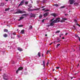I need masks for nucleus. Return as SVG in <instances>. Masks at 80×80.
Wrapping results in <instances>:
<instances>
[{
  "mask_svg": "<svg viewBox=\"0 0 80 80\" xmlns=\"http://www.w3.org/2000/svg\"><path fill=\"white\" fill-rule=\"evenodd\" d=\"M3 78L4 80H8V75L5 73H4Z\"/></svg>",
  "mask_w": 80,
  "mask_h": 80,
  "instance_id": "nucleus-1",
  "label": "nucleus"
},
{
  "mask_svg": "<svg viewBox=\"0 0 80 80\" xmlns=\"http://www.w3.org/2000/svg\"><path fill=\"white\" fill-rule=\"evenodd\" d=\"M60 18H56L55 20H54L53 21V22L54 23H58V22H60Z\"/></svg>",
  "mask_w": 80,
  "mask_h": 80,
  "instance_id": "nucleus-2",
  "label": "nucleus"
},
{
  "mask_svg": "<svg viewBox=\"0 0 80 80\" xmlns=\"http://www.w3.org/2000/svg\"><path fill=\"white\" fill-rule=\"evenodd\" d=\"M55 22H53H53H51L50 23L47 25L48 27H50V26H53L54 25V23Z\"/></svg>",
  "mask_w": 80,
  "mask_h": 80,
  "instance_id": "nucleus-3",
  "label": "nucleus"
},
{
  "mask_svg": "<svg viewBox=\"0 0 80 80\" xmlns=\"http://www.w3.org/2000/svg\"><path fill=\"white\" fill-rule=\"evenodd\" d=\"M62 20H60V22H61V23H63V22H64L65 20H67V18H62Z\"/></svg>",
  "mask_w": 80,
  "mask_h": 80,
  "instance_id": "nucleus-4",
  "label": "nucleus"
},
{
  "mask_svg": "<svg viewBox=\"0 0 80 80\" xmlns=\"http://www.w3.org/2000/svg\"><path fill=\"white\" fill-rule=\"evenodd\" d=\"M75 1L74 0H69V3L70 5H72L74 3Z\"/></svg>",
  "mask_w": 80,
  "mask_h": 80,
  "instance_id": "nucleus-5",
  "label": "nucleus"
},
{
  "mask_svg": "<svg viewBox=\"0 0 80 80\" xmlns=\"http://www.w3.org/2000/svg\"><path fill=\"white\" fill-rule=\"evenodd\" d=\"M23 69V67H19L18 69L16 71V73H18V71H20V70H22Z\"/></svg>",
  "mask_w": 80,
  "mask_h": 80,
  "instance_id": "nucleus-6",
  "label": "nucleus"
},
{
  "mask_svg": "<svg viewBox=\"0 0 80 80\" xmlns=\"http://www.w3.org/2000/svg\"><path fill=\"white\" fill-rule=\"evenodd\" d=\"M24 13V12L19 10L18 12H16V13Z\"/></svg>",
  "mask_w": 80,
  "mask_h": 80,
  "instance_id": "nucleus-7",
  "label": "nucleus"
},
{
  "mask_svg": "<svg viewBox=\"0 0 80 80\" xmlns=\"http://www.w3.org/2000/svg\"><path fill=\"white\" fill-rule=\"evenodd\" d=\"M24 0H23L22 1L21 3H20V4L19 5V6H21L22 5H23V3H24Z\"/></svg>",
  "mask_w": 80,
  "mask_h": 80,
  "instance_id": "nucleus-8",
  "label": "nucleus"
},
{
  "mask_svg": "<svg viewBox=\"0 0 80 80\" xmlns=\"http://www.w3.org/2000/svg\"><path fill=\"white\" fill-rule=\"evenodd\" d=\"M18 50H19V52H21V51H23V49H22V48L20 47H18Z\"/></svg>",
  "mask_w": 80,
  "mask_h": 80,
  "instance_id": "nucleus-9",
  "label": "nucleus"
},
{
  "mask_svg": "<svg viewBox=\"0 0 80 80\" xmlns=\"http://www.w3.org/2000/svg\"><path fill=\"white\" fill-rule=\"evenodd\" d=\"M42 11H44V10H45L44 12H48V11H50V10H49V9L45 10V8L42 9Z\"/></svg>",
  "mask_w": 80,
  "mask_h": 80,
  "instance_id": "nucleus-10",
  "label": "nucleus"
},
{
  "mask_svg": "<svg viewBox=\"0 0 80 80\" xmlns=\"http://www.w3.org/2000/svg\"><path fill=\"white\" fill-rule=\"evenodd\" d=\"M42 65H43V67H45V61H43V63L42 64Z\"/></svg>",
  "mask_w": 80,
  "mask_h": 80,
  "instance_id": "nucleus-11",
  "label": "nucleus"
},
{
  "mask_svg": "<svg viewBox=\"0 0 80 80\" xmlns=\"http://www.w3.org/2000/svg\"><path fill=\"white\" fill-rule=\"evenodd\" d=\"M35 15L34 14L31 13L30 14V18H32V17H34Z\"/></svg>",
  "mask_w": 80,
  "mask_h": 80,
  "instance_id": "nucleus-12",
  "label": "nucleus"
},
{
  "mask_svg": "<svg viewBox=\"0 0 80 80\" xmlns=\"http://www.w3.org/2000/svg\"><path fill=\"white\" fill-rule=\"evenodd\" d=\"M21 33H22V34H24L25 33V31L24 30H22L21 31Z\"/></svg>",
  "mask_w": 80,
  "mask_h": 80,
  "instance_id": "nucleus-13",
  "label": "nucleus"
},
{
  "mask_svg": "<svg viewBox=\"0 0 80 80\" xmlns=\"http://www.w3.org/2000/svg\"><path fill=\"white\" fill-rule=\"evenodd\" d=\"M11 38L14 39L15 38V36L13 34H12L11 36Z\"/></svg>",
  "mask_w": 80,
  "mask_h": 80,
  "instance_id": "nucleus-14",
  "label": "nucleus"
},
{
  "mask_svg": "<svg viewBox=\"0 0 80 80\" xmlns=\"http://www.w3.org/2000/svg\"><path fill=\"white\" fill-rule=\"evenodd\" d=\"M48 15V12H46L44 14V17H46L47 15Z\"/></svg>",
  "mask_w": 80,
  "mask_h": 80,
  "instance_id": "nucleus-15",
  "label": "nucleus"
},
{
  "mask_svg": "<svg viewBox=\"0 0 80 80\" xmlns=\"http://www.w3.org/2000/svg\"><path fill=\"white\" fill-rule=\"evenodd\" d=\"M52 16H53V17H56V16H57V14L55 13H52Z\"/></svg>",
  "mask_w": 80,
  "mask_h": 80,
  "instance_id": "nucleus-16",
  "label": "nucleus"
},
{
  "mask_svg": "<svg viewBox=\"0 0 80 80\" xmlns=\"http://www.w3.org/2000/svg\"><path fill=\"white\" fill-rule=\"evenodd\" d=\"M53 6H55V7H58L59 5L57 4H54Z\"/></svg>",
  "mask_w": 80,
  "mask_h": 80,
  "instance_id": "nucleus-17",
  "label": "nucleus"
},
{
  "mask_svg": "<svg viewBox=\"0 0 80 80\" xmlns=\"http://www.w3.org/2000/svg\"><path fill=\"white\" fill-rule=\"evenodd\" d=\"M8 36V35H7L6 34H4L3 35V37H7Z\"/></svg>",
  "mask_w": 80,
  "mask_h": 80,
  "instance_id": "nucleus-18",
  "label": "nucleus"
},
{
  "mask_svg": "<svg viewBox=\"0 0 80 80\" xmlns=\"http://www.w3.org/2000/svg\"><path fill=\"white\" fill-rule=\"evenodd\" d=\"M24 18L23 17H20V19L18 20V21H20L21 20L23 19Z\"/></svg>",
  "mask_w": 80,
  "mask_h": 80,
  "instance_id": "nucleus-19",
  "label": "nucleus"
},
{
  "mask_svg": "<svg viewBox=\"0 0 80 80\" xmlns=\"http://www.w3.org/2000/svg\"><path fill=\"white\" fill-rule=\"evenodd\" d=\"M10 10V8H6L5 10V11H6V12H7V11H8V10Z\"/></svg>",
  "mask_w": 80,
  "mask_h": 80,
  "instance_id": "nucleus-20",
  "label": "nucleus"
},
{
  "mask_svg": "<svg viewBox=\"0 0 80 80\" xmlns=\"http://www.w3.org/2000/svg\"><path fill=\"white\" fill-rule=\"evenodd\" d=\"M4 3H2L1 4V6L2 7H3V6H4Z\"/></svg>",
  "mask_w": 80,
  "mask_h": 80,
  "instance_id": "nucleus-21",
  "label": "nucleus"
},
{
  "mask_svg": "<svg viewBox=\"0 0 80 80\" xmlns=\"http://www.w3.org/2000/svg\"><path fill=\"white\" fill-rule=\"evenodd\" d=\"M4 32H8V30L7 29H4Z\"/></svg>",
  "mask_w": 80,
  "mask_h": 80,
  "instance_id": "nucleus-22",
  "label": "nucleus"
},
{
  "mask_svg": "<svg viewBox=\"0 0 80 80\" xmlns=\"http://www.w3.org/2000/svg\"><path fill=\"white\" fill-rule=\"evenodd\" d=\"M60 45V44H57V46H56V48H58V47H59V46Z\"/></svg>",
  "mask_w": 80,
  "mask_h": 80,
  "instance_id": "nucleus-23",
  "label": "nucleus"
},
{
  "mask_svg": "<svg viewBox=\"0 0 80 80\" xmlns=\"http://www.w3.org/2000/svg\"><path fill=\"white\" fill-rule=\"evenodd\" d=\"M38 56L39 57H40V56H41V55H40V52H39L38 53Z\"/></svg>",
  "mask_w": 80,
  "mask_h": 80,
  "instance_id": "nucleus-24",
  "label": "nucleus"
},
{
  "mask_svg": "<svg viewBox=\"0 0 80 80\" xmlns=\"http://www.w3.org/2000/svg\"><path fill=\"white\" fill-rule=\"evenodd\" d=\"M28 1H26L25 2V5H27V4H28Z\"/></svg>",
  "mask_w": 80,
  "mask_h": 80,
  "instance_id": "nucleus-25",
  "label": "nucleus"
},
{
  "mask_svg": "<svg viewBox=\"0 0 80 80\" xmlns=\"http://www.w3.org/2000/svg\"><path fill=\"white\" fill-rule=\"evenodd\" d=\"M28 7H29V8H31L32 7V4H30L29 5H28Z\"/></svg>",
  "mask_w": 80,
  "mask_h": 80,
  "instance_id": "nucleus-26",
  "label": "nucleus"
},
{
  "mask_svg": "<svg viewBox=\"0 0 80 80\" xmlns=\"http://www.w3.org/2000/svg\"><path fill=\"white\" fill-rule=\"evenodd\" d=\"M65 8V6H62L60 8Z\"/></svg>",
  "mask_w": 80,
  "mask_h": 80,
  "instance_id": "nucleus-27",
  "label": "nucleus"
},
{
  "mask_svg": "<svg viewBox=\"0 0 80 80\" xmlns=\"http://www.w3.org/2000/svg\"><path fill=\"white\" fill-rule=\"evenodd\" d=\"M39 18H42V15H40L39 16Z\"/></svg>",
  "mask_w": 80,
  "mask_h": 80,
  "instance_id": "nucleus-28",
  "label": "nucleus"
},
{
  "mask_svg": "<svg viewBox=\"0 0 80 80\" xmlns=\"http://www.w3.org/2000/svg\"><path fill=\"white\" fill-rule=\"evenodd\" d=\"M13 35H16V33H15V32H13L12 33Z\"/></svg>",
  "mask_w": 80,
  "mask_h": 80,
  "instance_id": "nucleus-29",
  "label": "nucleus"
},
{
  "mask_svg": "<svg viewBox=\"0 0 80 80\" xmlns=\"http://www.w3.org/2000/svg\"><path fill=\"white\" fill-rule=\"evenodd\" d=\"M19 27H23V25H21L18 26Z\"/></svg>",
  "mask_w": 80,
  "mask_h": 80,
  "instance_id": "nucleus-30",
  "label": "nucleus"
},
{
  "mask_svg": "<svg viewBox=\"0 0 80 80\" xmlns=\"http://www.w3.org/2000/svg\"><path fill=\"white\" fill-rule=\"evenodd\" d=\"M27 15V14H25L22 15V16H26Z\"/></svg>",
  "mask_w": 80,
  "mask_h": 80,
  "instance_id": "nucleus-31",
  "label": "nucleus"
},
{
  "mask_svg": "<svg viewBox=\"0 0 80 80\" xmlns=\"http://www.w3.org/2000/svg\"><path fill=\"white\" fill-rule=\"evenodd\" d=\"M60 32V31H58L56 32V33H58Z\"/></svg>",
  "mask_w": 80,
  "mask_h": 80,
  "instance_id": "nucleus-32",
  "label": "nucleus"
},
{
  "mask_svg": "<svg viewBox=\"0 0 80 80\" xmlns=\"http://www.w3.org/2000/svg\"><path fill=\"white\" fill-rule=\"evenodd\" d=\"M75 36L76 37H78V35H77V34H76V35H75Z\"/></svg>",
  "mask_w": 80,
  "mask_h": 80,
  "instance_id": "nucleus-33",
  "label": "nucleus"
},
{
  "mask_svg": "<svg viewBox=\"0 0 80 80\" xmlns=\"http://www.w3.org/2000/svg\"><path fill=\"white\" fill-rule=\"evenodd\" d=\"M48 63H49V62H47V63L46 64L47 66H48Z\"/></svg>",
  "mask_w": 80,
  "mask_h": 80,
  "instance_id": "nucleus-34",
  "label": "nucleus"
},
{
  "mask_svg": "<svg viewBox=\"0 0 80 80\" xmlns=\"http://www.w3.org/2000/svg\"><path fill=\"white\" fill-rule=\"evenodd\" d=\"M53 43H54V44H55V43H57V41H54L53 42Z\"/></svg>",
  "mask_w": 80,
  "mask_h": 80,
  "instance_id": "nucleus-35",
  "label": "nucleus"
},
{
  "mask_svg": "<svg viewBox=\"0 0 80 80\" xmlns=\"http://www.w3.org/2000/svg\"><path fill=\"white\" fill-rule=\"evenodd\" d=\"M49 52H50V51H48L46 53L47 54H48V53H49Z\"/></svg>",
  "mask_w": 80,
  "mask_h": 80,
  "instance_id": "nucleus-36",
  "label": "nucleus"
},
{
  "mask_svg": "<svg viewBox=\"0 0 80 80\" xmlns=\"http://www.w3.org/2000/svg\"><path fill=\"white\" fill-rule=\"evenodd\" d=\"M53 20H54V18L52 19L51 21H50V22H52Z\"/></svg>",
  "mask_w": 80,
  "mask_h": 80,
  "instance_id": "nucleus-37",
  "label": "nucleus"
},
{
  "mask_svg": "<svg viewBox=\"0 0 80 80\" xmlns=\"http://www.w3.org/2000/svg\"><path fill=\"white\" fill-rule=\"evenodd\" d=\"M56 68L57 69H59V68H60V67H57Z\"/></svg>",
  "mask_w": 80,
  "mask_h": 80,
  "instance_id": "nucleus-38",
  "label": "nucleus"
},
{
  "mask_svg": "<svg viewBox=\"0 0 80 80\" xmlns=\"http://www.w3.org/2000/svg\"><path fill=\"white\" fill-rule=\"evenodd\" d=\"M2 68L0 67V71H2Z\"/></svg>",
  "mask_w": 80,
  "mask_h": 80,
  "instance_id": "nucleus-39",
  "label": "nucleus"
},
{
  "mask_svg": "<svg viewBox=\"0 0 80 80\" xmlns=\"http://www.w3.org/2000/svg\"><path fill=\"white\" fill-rule=\"evenodd\" d=\"M60 42V40H58L57 41V42Z\"/></svg>",
  "mask_w": 80,
  "mask_h": 80,
  "instance_id": "nucleus-40",
  "label": "nucleus"
},
{
  "mask_svg": "<svg viewBox=\"0 0 80 80\" xmlns=\"http://www.w3.org/2000/svg\"><path fill=\"white\" fill-rule=\"evenodd\" d=\"M52 43H53V42H52L51 43L49 44V45H52Z\"/></svg>",
  "mask_w": 80,
  "mask_h": 80,
  "instance_id": "nucleus-41",
  "label": "nucleus"
},
{
  "mask_svg": "<svg viewBox=\"0 0 80 80\" xmlns=\"http://www.w3.org/2000/svg\"><path fill=\"white\" fill-rule=\"evenodd\" d=\"M44 19H43V20H42V22H44Z\"/></svg>",
  "mask_w": 80,
  "mask_h": 80,
  "instance_id": "nucleus-42",
  "label": "nucleus"
},
{
  "mask_svg": "<svg viewBox=\"0 0 80 80\" xmlns=\"http://www.w3.org/2000/svg\"><path fill=\"white\" fill-rule=\"evenodd\" d=\"M78 38H79V41L80 42V38L79 37H78Z\"/></svg>",
  "mask_w": 80,
  "mask_h": 80,
  "instance_id": "nucleus-43",
  "label": "nucleus"
},
{
  "mask_svg": "<svg viewBox=\"0 0 80 80\" xmlns=\"http://www.w3.org/2000/svg\"><path fill=\"white\" fill-rule=\"evenodd\" d=\"M30 28H32V26H31L30 27Z\"/></svg>",
  "mask_w": 80,
  "mask_h": 80,
  "instance_id": "nucleus-44",
  "label": "nucleus"
},
{
  "mask_svg": "<svg viewBox=\"0 0 80 80\" xmlns=\"http://www.w3.org/2000/svg\"><path fill=\"white\" fill-rule=\"evenodd\" d=\"M37 9H34V10H37Z\"/></svg>",
  "mask_w": 80,
  "mask_h": 80,
  "instance_id": "nucleus-45",
  "label": "nucleus"
},
{
  "mask_svg": "<svg viewBox=\"0 0 80 80\" xmlns=\"http://www.w3.org/2000/svg\"><path fill=\"white\" fill-rule=\"evenodd\" d=\"M62 39H65V38L64 37H62Z\"/></svg>",
  "mask_w": 80,
  "mask_h": 80,
  "instance_id": "nucleus-46",
  "label": "nucleus"
},
{
  "mask_svg": "<svg viewBox=\"0 0 80 80\" xmlns=\"http://www.w3.org/2000/svg\"><path fill=\"white\" fill-rule=\"evenodd\" d=\"M68 34V33H66L65 34V35H67V34Z\"/></svg>",
  "mask_w": 80,
  "mask_h": 80,
  "instance_id": "nucleus-47",
  "label": "nucleus"
},
{
  "mask_svg": "<svg viewBox=\"0 0 80 80\" xmlns=\"http://www.w3.org/2000/svg\"><path fill=\"white\" fill-rule=\"evenodd\" d=\"M54 80H57V78H55Z\"/></svg>",
  "mask_w": 80,
  "mask_h": 80,
  "instance_id": "nucleus-48",
  "label": "nucleus"
},
{
  "mask_svg": "<svg viewBox=\"0 0 80 80\" xmlns=\"http://www.w3.org/2000/svg\"><path fill=\"white\" fill-rule=\"evenodd\" d=\"M42 57H43V54H42Z\"/></svg>",
  "mask_w": 80,
  "mask_h": 80,
  "instance_id": "nucleus-49",
  "label": "nucleus"
},
{
  "mask_svg": "<svg viewBox=\"0 0 80 80\" xmlns=\"http://www.w3.org/2000/svg\"><path fill=\"white\" fill-rule=\"evenodd\" d=\"M42 8H44V6H42Z\"/></svg>",
  "mask_w": 80,
  "mask_h": 80,
  "instance_id": "nucleus-50",
  "label": "nucleus"
},
{
  "mask_svg": "<svg viewBox=\"0 0 80 80\" xmlns=\"http://www.w3.org/2000/svg\"><path fill=\"white\" fill-rule=\"evenodd\" d=\"M45 36L46 37H47V34H45Z\"/></svg>",
  "mask_w": 80,
  "mask_h": 80,
  "instance_id": "nucleus-51",
  "label": "nucleus"
},
{
  "mask_svg": "<svg viewBox=\"0 0 80 80\" xmlns=\"http://www.w3.org/2000/svg\"><path fill=\"white\" fill-rule=\"evenodd\" d=\"M63 35V33H62V34H61V35Z\"/></svg>",
  "mask_w": 80,
  "mask_h": 80,
  "instance_id": "nucleus-52",
  "label": "nucleus"
},
{
  "mask_svg": "<svg viewBox=\"0 0 80 80\" xmlns=\"http://www.w3.org/2000/svg\"><path fill=\"white\" fill-rule=\"evenodd\" d=\"M7 2H8V0H5Z\"/></svg>",
  "mask_w": 80,
  "mask_h": 80,
  "instance_id": "nucleus-53",
  "label": "nucleus"
},
{
  "mask_svg": "<svg viewBox=\"0 0 80 80\" xmlns=\"http://www.w3.org/2000/svg\"><path fill=\"white\" fill-rule=\"evenodd\" d=\"M79 50H80V45L79 46Z\"/></svg>",
  "mask_w": 80,
  "mask_h": 80,
  "instance_id": "nucleus-54",
  "label": "nucleus"
},
{
  "mask_svg": "<svg viewBox=\"0 0 80 80\" xmlns=\"http://www.w3.org/2000/svg\"><path fill=\"white\" fill-rule=\"evenodd\" d=\"M18 37H20V36H19V35H18Z\"/></svg>",
  "mask_w": 80,
  "mask_h": 80,
  "instance_id": "nucleus-55",
  "label": "nucleus"
},
{
  "mask_svg": "<svg viewBox=\"0 0 80 80\" xmlns=\"http://www.w3.org/2000/svg\"><path fill=\"white\" fill-rule=\"evenodd\" d=\"M77 25H78V26H79V24H77Z\"/></svg>",
  "mask_w": 80,
  "mask_h": 80,
  "instance_id": "nucleus-56",
  "label": "nucleus"
},
{
  "mask_svg": "<svg viewBox=\"0 0 80 80\" xmlns=\"http://www.w3.org/2000/svg\"><path fill=\"white\" fill-rule=\"evenodd\" d=\"M74 21H75V22H77V20H74Z\"/></svg>",
  "mask_w": 80,
  "mask_h": 80,
  "instance_id": "nucleus-57",
  "label": "nucleus"
},
{
  "mask_svg": "<svg viewBox=\"0 0 80 80\" xmlns=\"http://www.w3.org/2000/svg\"><path fill=\"white\" fill-rule=\"evenodd\" d=\"M59 37H62V36L60 35L59 36Z\"/></svg>",
  "mask_w": 80,
  "mask_h": 80,
  "instance_id": "nucleus-58",
  "label": "nucleus"
},
{
  "mask_svg": "<svg viewBox=\"0 0 80 80\" xmlns=\"http://www.w3.org/2000/svg\"><path fill=\"white\" fill-rule=\"evenodd\" d=\"M72 78H71V79H72Z\"/></svg>",
  "mask_w": 80,
  "mask_h": 80,
  "instance_id": "nucleus-59",
  "label": "nucleus"
},
{
  "mask_svg": "<svg viewBox=\"0 0 80 80\" xmlns=\"http://www.w3.org/2000/svg\"><path fill=\"white\" fill-rule=\"evenodd\" d=\"M13 63H14V61H13Z\"/></svg>",
  "mask_w": 80,
  "mask_h": 80,
  "instance_id": "nucleus-60",
  "label": "nucleus"
},
{
  "mask_svg": "<svg viewBox=\"0 0 80 80\" xmlns=\"http://www.w3.org/2000/svg\"><path fill=\"white\" fill-rule=\"evenodd\" d=\"M54 70H55V69H53V71H54Z\"/></svg>",
  "mask_w": 80,
  "mask_h": 80,
  "instance_id": "nucleus-61",
  "label": "nucleus"
},
{
  "mask_svg": "<svg viewBox=\"0 0 80 80\" xmlns=\"http://www.w3.org/2000/svg\"><path fill=\"white\" fill-rule=\"evenodd\" d=\"M18 29L17 30V31H18Z\"/></svg>",
  "mask_w": 80,
  "mask_h": 80,
  "instance_id": "nucleus-62",
  "label": "nucleus"
},
{
  "mask_svg": "<svg viewBox=\"0 0 80 80\" xmlns=\"http://www.w3.org/2000/svg\"><path fill=\"white\" fill-rule=\"evenodd\" d=\"M32 3H33V2L32 1Z\"/></svg>",
  "mask_w": 80,
  "mask_h": 80,
  "instance_id": "nucleus-63",
  "label": "nucleus"
},
{
  "mask_svg": "<svg viewBox=\"0 0 80 80\" xmlns=\"http://www.w3.org/2000/svg\"><path fill=\"white\" fill-rule=\"evenodd\" d=\"M4 23H5V22H4Z\"/></svg>",
  "mask_w": 80,
  "mask_h": 80,
  "instance_id": "nucleus-64",
  "label": "nucleus"
}]
</instances>
